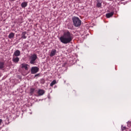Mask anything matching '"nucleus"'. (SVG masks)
<instances>
[{
  "instance_id": "6",
  "label": "nucleus",
  "mask_w": 131,
  "mask_h": 131,
  "mask_svg": "<svg viewBox=\"0 0 131 131\" xmlns=\"http://www.w3.org/2000/svg\"><path fill=\"white\" fill-rule=\"evenodd\" d=\"M26 34H27V32H23L21 35V38L23 39H26V38H27V36H26Z\"/></svg>"
},
{
  "instance_id": "21",
  "label": "nucleus",
  "mask_w": 131,
  "mask_h": 131,
  "mask_svg": "<svg viewBox=\"0 0 131 131\" xmlns=\"http://www.w3.org/2000/svg\"><path fill=\"white\" fill-rule=\"evenodd\" d=\"M16 0H10V2H15Z\"/></svg>"
},
{
  "instance_id": "18",
  "label": "nucleus",
  "mask_w": 131,
  "mask_h": 131,
  "mask_svg": "<svg viewBox=\"0 0 131 131\" xmlns=\"http://www.w3.org/2000/svg\"><path fill=\"white\" fill-rule=\"evenodd\" d=\"M121 129L122 130H124L125 129H126V127L122 126Z\"/></svg>"
},
{
  "instance_id": "10",
  "label": "nucleus",
  "mask_w": 131,
  "mask_h": 131,
  "mask_svg": "<svg viewBox=\"0 0 131 131\" xmlns=\"http://www.w3.org/2000/svg\"><path fill=\"white\" fill-rule=\"evenodd\" d=\"M20 51L17 50L16 51H15L13 54V56H15V57H19V56L20 55Z\"/></svg>"
},
{
  "instance_id": "20",
  "label": "nucleus",
  "mask_w": 131,
  "mask_h": 131,
  "mask_svg": "<svg viewBox=\"0 0 131 131\" xmlns=\"http://www.w3.org/2000/svg\"><path fill=\"white\" fill-rule=\"evenodd\" d=\"M2 121H3V120L0 119V125H1V123H2Z\"/></svg>"
},
{
  "instance_id": "12",
  "label": "nucleus",
  "mask_w": 131,
  "mask_h": 131,
  "mask_svg": "<svg viewBox=\"0 0 131 131\" xmlns=\"http://www.w3.org/2000/svg\"><path fill=\"white\" fill-rule=\"evenodd\" d=\"M114 15V12H112L111 13H107L106 14V18H110L111 17H112Z\"/></svg>"
},
{
  "instance_id": "11",
  "label": "nucleus",
  "mask_w": 131,
  "mask_h": 131,
  "mask_svg": "<svg viewBox=\"0 0 131 131\" xmlns=\"http://www.w3.org/2000/svg\"><path fill=\"white\" fill-rule=\"evenodd\" d=\"M38 94L39 96H42L45 94V90L41 89L39 90Z\"/></svg>"
},
{
  "instance_id": "8",
  "label": "nucleus",
  "mask_w": 131,
  "mask_h": 131,
  "mask_svg": "<svg viewBox=\"0 0 131 131\" xmlns=\"http://www.w3.org/2000/svg\"><path fill=\"white\" fill-rule=\"evenodd\" d=\"M5 69V62L0 61V70H4Z\"/></svg>"
},
{
  "instance_id": "14",
  "label": "nucleus",
  "mask_w": 131,
  "mask_h": 131,
  "mask_svg": "<svg viewBox=\"0 0 131 131\" xmlns=\"http://www.w3.org/2000/svg\"><path fill=\"white\" fill-rule=\"evenodd\" d=\"M14 36H15V33H11L10 34H9L8 37L9 38H13V37H14Z\"/></svg>"
},
{
  "instance_id": "16",
  "label": "nucleus",
  "mask_w": 131,
  "mask_h": 131,
  "mask_svg": "<svg viewBox=\"0 0 131 131\" xmlns=\"http://www.w3.org/2000/svg\"><path fill=\"white\" fill-rule=\"evenodd\" d=\"M97 7H98V8H100L102 6V4H101V3H98L96 5Z\"/></svg>"
},
{
  "instance_id": "25",
  "label": "nucleus",
  "mask_w": 131,
  "mask_h": 131,
  "mask_svg": "<svg viewBox=\"0 0 131 131\" xmlns=\"http://www.w3.org/2000/svg\"><path fill=\"white\" fill-rule=\"evenodd\" d=\"M115 1H117V0H115Z\"/></svg>"
},
{
  "instance_id": "15",
  "label": "nucleus",
  "mask_w": 131,
  "mask_h": 131,
  "mask_svg": "<svg viewBox=\"0 0 131 131\" xmlns=\"http://www.w3.org/2000/svg\"><path fill=\"white\" fill-rule=\"evenodd\" d=\"M56 80H54L51 83H50V86H53L54 85L56 84Z\"/></svg>"
},
{
  "instance_id": "22",
  "label": "nucleus",
  "mask_w": 131,
  "mask_h": 131,
  "mask_svg": "<svg viewBox=\"0 0 131 131\" xmlns=\"http://www.w3.org/2000/svg\"><path fill=\"white\" fill-rule=\"evenodd\" d=\"M65 65H66V63H64L62 66L64 67V66H65Z\"/></svg>"
},
{
  "instance_id": "3",
  "label": "nucleus",
  "mask_w": 131,
  "mask_h": 131,
  "mask_svg": "<svg viewBox=\"0 0 131 131\" xmlns=\"http://www.w3.org/2000/svg\"><path fill=\"white\" fill-rule=\"evenodd\" d=\"M36 59H37V55L36 54H34L29 57V60L30 64H35L36 63L35 61H36Z\"/></svg>"
},
{
  "instance_id": "7",
  "label": "nucleus",
  "mask_w": 131,
  "mask_h": 131,
  "mask_svg": "<svg viewBox=\"0 0 131 131\" xmlns=\"http://www.w3.org/2000/svg\"><path fill=\"white\" fill-rule=\"evenodd\" d=\"M19 60H20V58H19V57H18L12 58V61H13V62H14V63H18V62H19Z\"/></svg>"
},
{
  "instance_id": "5",
  "label": "nucleus",
  "mask_w": 131,
  "mask_h": 131,
  "mask_svg": "<svg viewBox=\"0 0 131 131\" xmlns=\"http://www.w3.org/2000/svg\"><path fill=\"white\" fill-rule=\"evenodd\" d=\"M56 53H57V50H56V49H52L50 54V57H54V56L56 55Z\"/></svg>"
},
{
  "instance_id": "1",
  "label": "nucleus",
  "mask_w": 131,
  "mask_h": 131,
  "mask_svg": "<svg viewBox=\"0 0 131 131\" xmlns=\"http://www.w3.org/2000/svg\"><path fill=\"white\" fill-rule=\"evenodd\" d=\"M62 43L67 45V43H70L73 40V34L69 31H66L63 32L62 35L59 38Z\"/></svg>"
},
{
  "instance_id": "19",
  "label": "nucleus",
  "mask_w": 131,
  "mask_h": 131,
  "mask_svg": "<svg viewBox=\"0 0 131 131\" xmlns=\"http://www.w3.org/2000/svg\"><path fill=\"white\" fill-rule=\"evenodd\" d=\"M40 74H36V75H35L34 77H39Z\"/></svg>"
},
{
  "instance_id": "24",
  "label": "nucleus",
  "mask_w": 131,
  "mask_h": 131,
  "mask_svg": "<svg viewBox=\"0 0 131 131\" xmlns=\"http://www.w3.org/2000/svg\"><path fill=\"white\" fill-rule=\"evenodd\" d=\"M107 1H110V2H111V1H112V0H107Z\"/></svg>"
},
{
  "instance_id": "23",
  "label": "nucleus",
  "mask_w": 131,
  "mask_h": 131,
  "mask_svg": "<svg viewBox=\"0 0 131 131\" xmlns=\"http://www.w3.org/2000/svg\"><path fill=\"white\" fill-rule=\"evenodd\" d=\"M43 83H45V81H43Z\"/></svg>"
},
{
  "instance_id": "9",
  "label": "nucleus",
  "mask_w": 131,
  "mask_h": 131,
  "mask_svg": "<svg viewBox=\"0 0 131 131\" xmlns=\"http://www.w3.org/2000/svg\"><path fill=\"white\" fill-rule=\"evenodd\" d=\"M21 68H24L25 70H28V64L26 63H22L21 64Z\"/></svg>"
},
{
  "instance_id": "13",
  "label": "nucleus",
  "mask_w": 131,
  "mask_h": 131,
  "mask_svg": "<svg viewBox=\"0 0 131 131\" xmlns=\"http://www.w3.org/2000/svg\"><path fill=\"white\" fill-rule=\"evenodd\" d=\"M28 5V3L26 2H23L21 4V7L23 8H26V6Z\"/></svg>"
},
{
  "instance_id": "17",
  "label": "nucleus",
  "mask_w": 131,
  "mask_h": 131,
  "mask_svg": "<svg viewBox=\"0 0 131 131\" xmlns=\"http://www.w3.org/2000/svg\"><path fill=\"white\" fill-rule=\"evenodd\" d=\"M33 92H34V89L32 88L30 89V93L31 94H32L33 93Z\"/></svg>"
},
{
  "instance_id": "2",
  "label": "nucleus",
  "mask_w": 131,
  "mask_h": 131,
  "mask_svg": "<svg viewBox=\"0 0 131 131\" xmlns=\"http://www.w3.org/2000/svg\"><path fill=\"white\" fill-rule=\"evenodd\" d=\"M72 21L73 23V25L75 26V27H79V26L81 25V20H80V19H79L78 17H73Z\"/></svg>"
},
{
  "instance_id": "4",
  "label": "nucleus",
  "mask_w": 131,
  "mask_h": 131,
  "mask_svg": "<svg viewBox=\"0 0 131 131\" xmlns=\"http://www.w3.org/2000/svg\"><path fill=\"white\" fill-rule=\"evenodd\" d=\"M39 71V68L37 67H32L31 69V74H35Z\"/></svg>"
}]
</instances>
